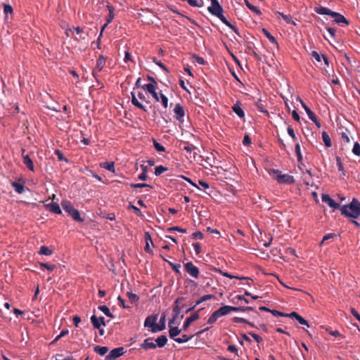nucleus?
<instances>
[{"mask_svg": "<svg viewBox=\"0 0 360 360\" xmlns=\"http://www.w3.org/2000/svg\"><path fill=\"white\" fill-rule=\"evenodd\" d=\"M288 134L291 136L294 141H297V137L294 132L293 129L291 127H288L287 129Z\"/></svg>", "mask_w": 360, "mask_h": 360, "instance_id": "680f3d73", "label": "nucleus"}, {"mask_svg": "<svg viewBox=\"0 0 360 360\" xmlns=\"http://www.w3.org/2000/svg\"><path fill=\"white\" fill-rule=\"evenodd\" d=\"M288 317L295 319L301 325H304L307 327H309L308 321L295 311H292L290 314H288Z\"/></svg>", "mask_w": 360, "mask_h": 360, "instance_id": "2eb2a0df", "label": "nucleus"}, {"mask_svg": "<svg viewBox=\"0 0 360 360\" xmlns=\"http://www.w3.org/2000/svg\"><path fill=\"white\" fill-rule=\"evenodd\" d=\"M25 151V149L22 150V162L30 170L34 172V166L33 161L32 160V159L30 158V156L28 155H24Z\"/></svg>", "mask_w": 360, "mask_h": 360, "instance_id": "ddd939ff", "label": "nucleus"}, {"mask_svg": "<svg viewBox=\"0 0 360 360\" xmlns=\"http://www.w3.org/2000/svg\"><path fill=\"white\" fill-rule=\"evenodd\" d=\"M322 139L326 147H330L332 146L330 138L328 134L325 131L322 132Z\"/></svg>", "mask_w": 360, "mask_h": 360, "instance_id": "c756f323", "label": "nucleus"}, {"mask_svg": "<svg viewBox=\"0 0 360 360\" xmlns=\"http://www.w3.org/2000/svg\"><path fill=\"white\" fill-rule=\"evenodd\" d=\"M193 58L195 60V61L200 64V65H205V60H204L203 58L199 56H197L195 54H193Z\"/></svg>", "mask_w": 360, "mask_h": 360, "instance_id": "bf43d9fd", "label": "nucleus"}, {"mask_svg": "<svg viewBox=\"0 0 360 360\" xmlns=\"http://www.w3.org/2000/svg\"><path fill=\"white\" fill-rule=\"evenodd\" d=\"M185 300L184 297H178L174 302L173 314H180L181 309L185 306L182 302Z\"/></svg>", "mask_w": 360, "mask_h": 360, "instance_id": "f8f14e48", "label": "nucleus"}, {"mask_svg": "<svg viewBox=\"0 0 360 360\" xmlns=\"http://www.w3.org/2000/svg\"><path fill=\"white\" fill-rule=\"evenodd\" d=\"M98 309L103 311L108 317L114 318V315L110 312L109 308L105 305H100Z\"/></svg>", "mask_w": 360, "mask_h": 360, "instance_id": "72a5a7b5", "label": "nucleus"}, {"mask_svg": "<svg viewBox=\"0 0 360 360\" xmlns=\"http://www.w3.org/2000/svg\"><path fill=\"white\" fill-rule=\"evenodd\" d=\"M218 310L222 316H226V315L229 314L230 312H231V306H229V305H224V306L220 307Z\"/></svg>", "mask_w": 360, "mask_h": 360, "instance_id": "79ce46f5", "label": "nucleus"}, {"mask_svg": "<svg viewBox=\"0 0 360 360\" xmlns=\"http://www.w3.org/2000/svg\"><path fill=\"white\" fill-rule=\"evenodd\" d=\"M248 334L251 335L257 342L260 343L262 342V338L259 335L253 332H249Z\"/></svg>", "mask_w": 360, "mask_h": 360, "instance_id": "052dcab7", "label": "nucleus"}, {"mask_svg": "<svg viewBox=\"0 0 360 360\" xmlns=\"http://www.w3.org/2000/svg\"><path fill=\"white\" fill-rule=\"evenodd\" d=\"M126 350L123 347L115 348L111 350L108 355L105 356V360H115L124 354Z\"/></svg>", "mask_w": 360, "mask_h": 360, "instance_id": "39448f33", "label": "nucleus"}, {"mask_svg": "<svg viewBox=\"0 0 360 360\" xmlns=\"http://www.w3.org/2000/svg\"><path fill=\"white\" fill-rule=\"evenodd\" d=\"M141 347L144 349H154L157 347L156 344L151 338H146L141 345Z\"/></svg>", "mask_w": 360, "mask_h": 360, "instance_id": "dca6fc26", "label": "nucleus"}, {"mask_svg": "<svg viewBox=\"0 0 360 360\" xmlns=\"http://www.w3.org/2000/svg\"><path fill=\"white\" fill-rule=\"evenodd\" d=\"M214 297V296L213 295H205L201 297L200 299L196 302V304H200V303H202L205 301H207L208 300H211Z\"/></svg>", "mask_w": 360, "mask_h": 360, "instance_id": "8fccbe9b", "label": "nucleus"}, {"mask_svg": "<svg viewBox=\"0 0 360 360\" xmlns=\"http://www.w3.org/2000/svg\"><path fill=\"white\" fill-rule=\"evenodd\" d=\"M184 1H187L188 4L193 7L200 8L203 6L202 0H200V2L198 0H185Z\"/></svg>", "mask_w": 360, "mask_h": 360, "instance_id": "a19ab883", "label": "nucleus"}, {"mask_svg": "<svg viewBox=\"0 0 360 360\" xmlns=\"http://www.w3.org/2000/svg\"><path fill=\"white\" fill-rule=\"evenodd\" d=\"M156 347H163L167 342V338L166 335H160L155 340Z\"/></svg>", "mask_w": 360, "mask_h": 360, "instance_id": "cd10ccee", "label": "nucleus"}, {"mask_svg": "<svg viewBox=\"0 0 360 360\" xmlns=\"http://www.w3.org/2000/svg\"><path fill=\"white\" fill-rule=\"evenodd\" d=\"M181 330H183L179 329L176 326L169 327V335L170 338H172L174 340L176 339V337L181 333Z\"/></svg>", "mask_w": 360, "mask_h": 360, "instance_id": "412c9836", "label": "nucleus"}, {"mask_svg": "<svg viewBox=\"0 0 360 360\" xmlns=\"http://www.w3.org/2000/svg\"><path fill=\"white\" fill-rule=\"evenodd\" d=\"M336 163L339 171L344 172V167L340 157H336Z\"/></svg>", "mask_w": 360, "mask_h": 360, "instance_id": "e2e57ef3", "label": "nucleus"}, {"mask_svg": "<svg viewBox=\"0 0 360 360\" xmlns=\"http://www.w3.org/2000/svg\"><path fill=\"white\" fill-rule=\"evenodd\" d=\"M217 319H218V318H217V316L214 315V314L212 313V315L209 317V319L207 320V323L213 324L214 323H215L217 321Z\"/></svg>", "mask_w": 360, "mask_h": 360, "instance_id": "338daca9", "label": "nucleus"}, {"mask_svg": "<svg viewBox=\"0 0 360 360\" xmlns=\"http://www.w3.org/2000/svg\"><path fill=\"white\" fill-rule=\"evenodd\" d=\"M131 103H132V104L134 105H135L136 107H137L138 108L141 109V110H143L144 111H146V109L145 106L138 101V99L136 98L134 93L131 92Z\"/></svg>", "mask_w": 360, "mask_h": 360, "instance_id": "a878e982", "label": "nucleus"}, {"mask_svg": "<svg viewBox=\"0 0 360 360\" xmlns=\"http://www.w3.org/2000/svg\"><path fill=\"white\" fill-rule=\"evenodd\" d=\"M127 296L128 297L129 301L131 303H136L139 300V297L137 295L132 293L131 292H127Z\"/></svg>", "mask_w": 360, "mask_h": 360, "instance_id": "c03bdc74", "label": "nucleus"}, {"mask_svg": "<svg viewBox=\"0 0 360 360\" xmlns=\"http://www.w3.org/2000/svg\"><path fill=\"white\" fill-rule=\"evenodd\" d=\"M193 335L188 336L187 335H183L181 338H176L174 341L178 343H184L192 339Z\"/></svg>", "mask_w": 360, "mask_h": 360, "instance_id": "ea45409f", "label": "nucleus"}, {"mask_svg": "<svg viewBox=\"0 0 360 360\" xmlns=\"http://www.w3.org/2000/svg\"><path fill=\"white\" fill-rule=\"evenodd\" d=\"M159 94L160 96V101H161V103H162V106L165 108H167V106H168V98H167V97L165 94H163L161 91L159 92Z\"/></svg>", "mask_w": 360, "mask_h": 360, "instance_id": "de8ad7c7", "label": "nucleus"}, {"mask_svg": "<svg viewBox=\"0 0 360 360\" xmlns=\"http://www.w3.org/2000/svg\"><path fill=\"white\" fill-rule=\"evenodd\" d=\"M216 271H218L219 272L220 274H221L224 276L225 277H227V278H238V279H249L248 278H239L236 276H233V275H231L230 274H229L228 272H223L220 269H216Z\"/></svg>", "mask_w": 360, "mask_h": 360, "instance_id": "09e8293b", "label": "nucleus"}, {"mask_svg": "<svg viewBox=\"0 0 360 360\" xmlns=\"http://www.w3.org/2000/svg\"><path fill=\"white\" fill-rule=\"evenodd\" d=\"M63 209L70 215L74 220L82 222L84 219L80 217L79 212L75 209L69 200H63L61 202Z\"/></svg>", "mask_w": 360, "mask_h": 360, "instance_id": "7ed1b4c3", "label": "nucleus"}, {"mask_svg": "<svg viewBox=\"0 0 360 360\" xmlns=\"http://www.w3.org/2000/svg\"><path fill=\"white\" fill-rule=\"evenodd\" d=\"M13 11V8L11 5L4 4V11L6 14V17H5L6 20H8V14L12 15Z\"/></svg>", "mask_w": 360, "mask_h": 360, "instance_id": "4c0bfd02", "label": "nucleus"}, {"mask_svg": "<svg viewBox=\"0 0 360 360\" xmlns=\"http://www.w3.org/2000/svg\"><path fill=\"white\" fill-rule=\"evenodd\" d=\"M145 240H146L145 251L147 252H150L151 250L149 246V243H153V241H152V238L148 232H145Z\"/></svg>", "mask_w": 360, "mask_h": 360, "instance_id": "c85d7f7f", "label": "nucleus"}, {"mask_svg": "<svg viewBox=\"0 0 360 360\" xmlns=\"http://www.w3.org/2000/svg\"><path fill=\"white\" fill-rule=\"evenodd\" d=\"M262 32L268 38L270 42H271L272 44H278L276 38L273 35H271V33L266 29L263 28Z\"/></svg>", "mask_w": 360, "mask_h": 360, "instance_id": "e433bc0d", "label": "nucleus"}, {"mask_svg": "<svg viewBox=\"0 0 360 360\" xmlns=\"http://www.w3.org/2000/svg\"><path fill=\"white\" fill-rule=\"evenodd\" d=\"M207 10L212 15L217 17L224 25L230 27L236 33H238L237 28L233 25L223 15L224 9L221 5L216 6H209Z\"/></svg>", "mask_w": 360, "mask_h": 360, "instance_id": "f03ea898", "label": "nucleus"}, {"mask_svg": "<svg viewBox=\"0 0 360 360\" xmlns=\"http://www.w3.org/2000/svg\"><path fill=\"white\" fill-rule=\"evenodd\" d=\"M39 265L41 267H44L50 271H51L56 269V265H54V264H49L47 263L40 262Z\"/></svg>", "mask_w": 360, "mask_h": 360, "instance_id": "5fc2aeb1", "label": "nucleus"}, {"mask_svg": "<svg viewBox=\"0 0 360 360\" xmlns=\"http://www.w3.org/2000/svg\"><path fill=\"white\" fill-rule=\"evenodd\" d=\"M276 15H278L282 17V18L288 23V24H292L294 25H296L295 22L292 20V17L291 15H285L283 13H281L279 11H276L275 13Z\"/></svg>", "mask_w": 360, "mask_h": 360, "instance_id": "4be33fe9", "label": "nucleus"}, {"mask_svg": "<svg viewBox=\"0 0 360 360\" xmlns=\"http://www.w3.org/2000/svg\"><path fill=\"white\" fill-rule=\"evenodd\" d=\"M255 106L261 112L264 113L267 116L269 115V112L266 110V104L264 101H261L260 99L255 103Z\"/></svg>", "mask_w": 360, "mask_h": 360, "instance_id": "5701e85b", "label": "nucleus"}, {"mask_svg": "<svg viewBox=\"0 0 360 360\" xmlns=\"http://www.w3.org/2000/svg\"><path fill=\"white\" fill-rule=\"evenodd\" d=\"M46 207L49 209V210L53 213H55V214H61L62 213V211L60 208V206L58 203L56 202H51L49 204H47L46 205Z\"/></svg>", "mask_w": 360, "mask_h": 360, "instance_id": "a211bd4d", "label": "nucleus"}, {"mask_svg": "<svg viewBox=\"0 0 360 360\" xmlns=\"http://www.w3.org/2000/svg\"><path fill=\"white\" fill-rule=\"evenodd\" d=\"M157 320L158 314L148 316L144 321V326L146 328H150V330L151 332H153V330L155 329V327L157 326Z\"/></svg>", "mask_w": 360, "mask_h": 360, "instance_id": "1a4fd4ad", "label": "nucleus"}, {"mask_svg": "<svg viewBox=\"0 0 360 360\" xmlns=\"http://www.w3.org/2000/svg\"><path fill=\"white\" fill-rule=\"evenodd\" d=\"M153 143L154 148L158 150V152H165V148L162 146L160 143H159L155 139H153Z\"/></svg>", "mask_w": 360, "mask_h": 360, "instance_id": "49530a36", "label": "nucleus"}, {"mask_svg": "<svg viewBox=\"0 0 360 360\" xmlns=\"http://www.w3.org/2000/svg\"><path fill=\"white\" fill-rule=\"evenodd\" d=\"M39 254L46 256L51 255L53 254V250H51L49 247L43 245L40 248Z\"/></svg>", "mask_w": 360, "mask_h": 360, "instance_id": "473e14b6", "label": "nucleus"}, {"mask_svg": "<svg viewBox=\"0 0 360 360\" xmlns=\"http://www.w3.org/2000/svg\"><path fill=\"white\" fill-rule=\"evenodd\" d=\"M241 103L239 101H237L236 103H235L232 106L233 111L240 117L243 118L245 117V113L241 108Z\"/></svg>", "mask_w": 360, "mask_h": 360, "instance_id": "f3484780", "label": "nucleus"}, {"mask_svg": "<svg viewBox=\"0 0 360 360\" xmlns=\"http://www.w3.org/2000/svg\"><path fill=\"white\" fill-rule=\"evenodd\" d=\"M168 170V168L167 167H165L162 165H160V166H158L155 168V174L156 176H160V174H162L163 172H166Z\"/></svg>", "mask_w": 360, "mask_h": 360, "instance_id": "a18cd8bd", "label": "nucleus"}, {"mask_svg": "<svg viewBox=\"0 0 360 360\" xmlns=\"http://www.w3.org/2000/svg\"><path fill=\"white\" fill-rule=\"evenodd\" d=\"M315 12L320 15H328L331 16L333 11L326 7L319 6L315 8Z\"/></svg>", "mask_w": 360, "mask_h": 360, "instance_id": "aec40b11", "label": "nucleus"}, {"mask_svg": "<svg viewBox=\"0 0 360 360\" xmlns=\"http://www.w3.org/2000/svg\"><path fill=\"white\" fill-rule=\"evenodd\" d=\"M94 350L99 355L104 356L108 353L109 349L108 347L96 345L94 347Z\"/></svg>", "mask_w": 360, "mask_h": 360, "instance_id": "b1692460", "label": "nucleus"}, {"mask_svg": "<svg viewBox=\"0 0 360 360\" xmlns=\"http://www.w3.org/2000/svg\"><path fill=\"white\" fill-rule=\"evenodd\" d=\"M186 271L195 278H198L199 276V269L195 266L191 262H187L184 264Z\"/></svg>", "mask_w": 360, "mask_h": 360, "instance_id": "423d86ee", "label": "nucleus"}, {"mask_svg": "<svg viewBox=\"0 0 360 360\" xmlns=\"http://www.w3.org/2000/svg\"><path fill=\"white\" fill-rule=\"evenodd\" d=\"M174 112L175 114V118L180 122H184V117L185 116V110L183 105L180 103L176 104L174 108Z\"/></svg>", "mask_w": 360, "mask_h": 360, "instance_id": "0eeeda50", "label": "nucleus"}, {"mask_svg": "<svg viewBox=\"0 0 360 360\" xmlns=\"http://www.w3.org/2000/svg\"><path fill=\"white\" fill-rule=\"evenodd\" d=\"M128 209H132L134 211L135 214H136L138 216L143 217L141 211L137 207L130 204L128 207Z\"/></svg>", "mask_w": 360, "mask_h": 360, "instance_id": "4d7b16f0", "label": "nucleus"}, {"mask_svg": "<svg viewBox=\"0 0 360 360\" xmlns=\"http://www.w3.org/2000/svg\"><path fill=\"white\" fill-rule=\"evenodd\" d=\"M295 153H296V155H297V162H302V153H301L300 146L299 143L297 142L295 143Z\"/></svg>", "mask_w": 360, "mask_h": 360, "instance_id": "37998d69", "label": "nucleus"}, {"mask_svg": "<svg viewBox=\"0 0 360 360\" xmlns=\"http://www.w3.org/2000/svg\"><path fill=\"white\" fill-rule=\"evenodd\" d=\"M142 88L144 90H146L150 94H153L154 92L156 91L157 86H156L155 83L154 84L150 83V84H147L143 85L142 86Z\"/></svg>", "mask_w": 360, "mask_h": 360, "instance_id": "7c9ffc66", "label": "nucleus"}, {"mask_svg": "<svg viewBox=\"0 0 360 360\" xmlns=\"http://www.w3.org/2000/svg\"><path fill=\"white\" fill-rule=\"evenodd\" d=\"M101 167L110 172L115 171V164L113 162H105L101 164Z\"/></svg>", "mask_w": 360, "mask_h": 360, "instance_id": "2f4dec72", "label": "nucleus"}, {"mask_svg": "<svg viewBox=\"0 0 360 360\" xmlns=\"http://www.w3.org/2000/svg\"><path fill=\"white\" fill-rule=\"evenodd\" d=\"M352 153L357 156H360V144L355 142L352 148Z\"/></svg>", "mask_w": 360, "mask_h": 360, "instance_id": "603ef678", "label": "nucleus"}, {"mask_svg": "<svg viewBox=\"0 0 360 360\" xmlns=\"http://www.w3.org/2000/svg\"><path fill=\"white\" fill-rule=\"evenodd\" d=\"M331 17L334 18V22L338 24L344 23L346 25L349 24V21L339 13L333 11Z\"/></svg>", "mask_w": 360, "mask_h": 360, "instance_id": "4468645a", "label": "nucleus"}, {"mask_svg": "<svg viewBox=\"0 0 360 360\" xmlns=\"http://www.w3.org/2000/svg\"><path fill=\"white\" fill-rule=\"evenodd\" d=\"M91 322L94 328L100 329L101 323H100L98 318L96 315H92L91 316Z\"/></svg>", "mask_w": 360, "mask_h": 360, "instance_id": "f704fd0d", "label": "nucleus"}, {"mask_svg": "<svg viewBox=\"0 0 360 360\" xmlns=\"http://www.w3.org/2000/svg\"><path fill=\"white\" fill-rule=\"evenodd\" d=\"M273 172L276 174V179L279 184H292L295 182L293 176L288 174H283L279 170H273Z\"/></svg>", "mask_w": 360, "mask_h": 360, "instance_id": "20e7f679", "label": "nucleus"}, {"mask_svg": "<svg viewBox=\"0 0 360 360\" xmlns=\"http://www.w3.org/2000/svg\"><path fill=\"white\" fill-rule=\"evenodd\" d=\"M184 149L185 150H186L187 152H191L193 150H195L197 149V148L193 145V144H187L186 146H184Z\"/></svg>", "mask_w": 360, "mask_h": 360, "instance_id": "69168bd1", "label": "nucleus"}, {"mask_svg": "<svg viewBox=\"0 0 360 360\" xmlns=\"http://www.w3.org/2000/svg\"><path fill=\"white\" fill-rule=\"evenodd\" d=\"M179 231L181 233H186L187 232L186 229H182L179 226H172L167 229V231Z\"/></svg>", "mask_w": 360, "mask_h": 360, "instance_id": "13d9d810", "label": "nucleus"}, {"mask_svg": "<svg viewBox=\"0 0 360 360\" xmlns=\"http://www.w3.org/2000/svg\"><path fill=\"white\" fill-rule=\"evenodd\" d=\"M270 312L274 316H281V317H288V314H285L281 311H279L276 309H271Z\"/></svg>", "mask_w": 360, "mask_h": 360, "instance_id": "6e6d98bb", "label": "nucleus"}, {"mask_svg": "<svg viewBox=\"0 0 360 360\" xmlns=\"http://www.w3.org/2000/svg\"><path fill=\"white\" fill-rule=\"evenodd\" d=\"M55 154L57 156L58 160L68 162V159L64 156L63 153L60 150H56L55 151Z\"/></svg>", "mask_w": 360, "mask_h": 360, "instance_id": "864d4df0", "label": "nucleus"}, {"mask_svg": "<svg viewBox=\"0 0 360 360\" xmlns=\"http://www.w3.org/2000/svg\"><path fill=\"white\" fill-rule=\"evenodd\" d=\"M11 186L15 189V191L18 193L21 194V193H24V191H25L24 185H22L20 183H18L16 181H12L11 183Z\"/></svg>", "mask_w": 360, "mask_h": 360, "instance_id": "393cba45", "label": "nucleus"}, {"mask_svg": "<svg viewBox=\"0 0 360 360\" xmlns=\"http://www.w3.org/2000/svg\"><path fill=\"white\" fill-rule=\"evenodd\" d=\"M245 4H246L247 7L250 10H251L252 12H254L255 13H256L258 15H260L262 14V12L257 7L251 4L248 0H245Z\"/></svg>", "mask_w": 360, "mask_h": 360, "instance_id": "c9c22d12", "label": "nucleus"}, {"mask_svg": "<svg viewBox=\"0 0 360 360\" xmlns=\"http://www.w3.org/2000/svg\"><path fill=\"white\" fill-rule=\"evenodd\" d=\"M341 135V141L343 143L347 144L349 143L350 140L349 137V132L347 129L340 133Z\"/></svg>", "mask_w": 360, "mask_h": 360, "instance_id": "58836bf2", "label": "nucleus"}, {"mask_svg": "<svg viewBox=\"0 0 360 360\" xmlns=\"http://www.w3.org/2000/svg\"><path fill=\"white\" fill-rule=\"evenodd\" d=\"M340 212L345 217L358 218L360 217V202L353 198L349 204L342 206Z\"/></svg>", "mask_w": 360, "mask_h": 360, "instance_id": "f257e3e1", "label": "nucleus"}, {"mask_svg": "<svg viewBox=\"0 0 360 360\" xmlns=\"http://www.w3.org/2000/svg\"><path fill=\"white\" fill-rule=\"evenodd\" d=\"M163 259L167 262L165 259L163 258ZM167 262L176 273H180L179 269L181 268V265L179 264H174L169 261H167Z\"/></svg>", "mask_w": 360, "mask_h": 360, "instance_id": "3c124183", "label": "nucleus"}, {"mask_svg": "<svg viewBox=\"0 0 360 360\" xmlns=\"http://www.w3.org/2000/svg\"><path fill=\"white\" fill-rule=\"evenodd\" d=\"M165 321H166V316L165 314H162L160 319L159 324H157V326L155 329L153 330V333H157L158 331H162L165 328Z\"/></svg>", "mask_w": 360, "mask_h": 360, "instance_id": "6ab92c4d", "label": "nucleus"}, {"mask_svg": "<svg viewBox=\"0 0 360 360\" xmlns=\"http://www.w3.org/2000/svg\"><path fill=\"white\" fill-rule=\"evenodd\" d=\"M350 311L352 314L359 321H360V314L357 312V311L354 308H351Z\"/></svg>", "mask_w": 360, "mask_h": 360, "instance_id": "774afa93", "label": "nucleus"}, {"mask_svg": "<svg viewBox=\"0 0 360 360\" xmlns=\"http://www.w3.org/2000/svg\"><path fill=\"white\" fill-rule=\"evenodd\" d=\"M105 58L103 56H100L99 58L97 59L96 68L93 71V75L95 77H96L97 72H101L103 70V67L105 65Z\"/></svg>", "mask_w": 360, "mask_h": 360, "instance_id": "9d476101", "label": "nucleus"}, {"mask_svg": "<svg viewBox=\"0 0 360 360\" xmlns=\"http://www.w3.org/2000/svg\"><path fill=\"white\" fill-rule=\"evenodd\" d=\"M192 237L195 240H202L203 238V234L200 231H195V233H193Z\"/></svg>", "mask_w": 360, "mask_h": 360, "instance_id": "0e129e2a", "label": "nucleus"}, {"mask_svg": "<svg viewBox=\"0 0 360 360\" xmlns=\"http://www.w3.org/2000/svg\"><path fill=\"white\" fill-rule=\"evenodd\" d=\"M300 101L302 108L304 109L306 113L307 114L310 120L314 118V117H316L314 112L311 110V109L306 105V103L302 100L300 99Z\"/></svg>", "mask_w": 360, "mask_h": 360, "instance_id": "bb28decb", "label": "nucleus"}, {"mask_svg": "<svg viewBox=\"0 0 360 360\" xmlns=\"http://www.w3.org/2000/svg\"><path fill=\"white\" fill-rule=\"evenodd\" d=\"M321 200L323 202L328 204V205L331 208L340 210L342 207L339 203L333 200L328 194H323L321 195Z\"/></svg>", "mask_w": 360, "mask_h": 360, "instance_id": "6e6552de", "label": "nucleus"}, {"mask_svg": "<svg viewBox=\"0 0 360 360\" xmlns=\"http://www.w3.org/2000/svg\"><path fill=\"white\" fill-rule=\"evenodd\" d=\"M198 310L197 312L193 314L191 316L188 317L184 323L182 330L186 331L189 328L191 323L199 319L200 316L198 314Z\"/></svg>", "mask_w": 360, "mask_h": 360, "instance_id": "9b49d317", "label": "nucleus"}]
</instances>
